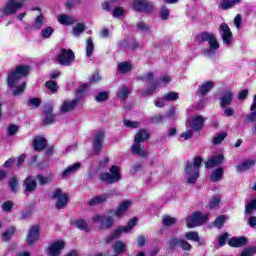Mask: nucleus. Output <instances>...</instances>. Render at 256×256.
<instances>
[{"label": "nucleus", "instance_id": "1", "mask_svg": "<svg viewBox=\"0 0 256 256\" xmlns=\"http://www.w3.org/2000/svg\"><path fill=\"white\" fill-rule=\"evenodd\" d=\"M203 165V158L195 157L192 161H187L184 169V179L188 185H195L199 179V173Z\"/></svg>", "mask_w": 256, "mask_h": 256}, {"label": "nucleus", "instance_id": "2", "mask_svg": "<svg viewBox=\"0 0 256 256\" xmlns=\"http://www.w3.org/2000/svg\"><path fill=\"white\" fill-rule=\"evenodd\" d=\"M196 41L198 43H208L209 48L203 50L204 57H215L216 51L219 49V41L217 36L211 32H201L196 35Z\"/></svg>", "mask_w": 256, "mask_h": 256}, {"label": "nucleus", "instance_id": "3", "mask_svg": "<svg viewBox=\"0 0 256 256\" xmlns=\"http://www.w3.org/2000/svg\"><path fill=\"white\" fill-rule=\"evenodd\" d=\"M147 139H149L147 130H140L136 133L132 145V153L134 155H138V157H147V155H149L147 150H145V145H143V142L147 141Z\"/></svg>", "mask_w": 256, "mask_h": 256}, {"label": "nucleus", "instance_id": "4", "mask_svg": "<svg viewBox=\"0 0 256 256\" xmlns=\"http://www.w3.org/2000/svg\"><path fill=\"white\" fill-rule=\"evenodd\" d=\"M26 0H8L7 3L0 9V19L15 15L19 9H23Z\"/></svg>", "mask_w": 256, "mask_h": 256}, {"label": "nucleus", "instance_id": "5", "mask_svg": "<svg viewBox=\"0 0 256 256\" xmlns=\"http://www.w3.org/2000/svg\"><path fill=\"white\" fill-rule=\"evenodd\" d=\"M92 223L98 225V229L105 231L113 227L115 219L111 214H96L92 216Z\"/></svg>", "mask_w": 256, "mask_h": 256}, {"label": "nucleus", "instance_id": "6", "mask_svg": "<svg viewBox=\"0 0 256 256\" xmlns=\"http://www.w3.org/2000/svg\"><path fill=\"white\" fill-rule=\"evenodd\" d=\"M29 75V66H18L16 67L14 72H11L8 75L7 81L9 87H16L17 83H19V79L21 77H27Z\"/></svg>", "mask_w": 256, "mask_h": 256}, {"label": "nucleus", "instance_id": "7", "mask_svg": "<svg viewBox=\"0 0 256 256\" xmlns=\"http://www.w3.org/2000/svg\"><path fill=\"white\" fill-rule=\"evenodd\" d=\"M137 218H132L126 226L118 227L114 233L106 238V243L109 244L111 241H115V239H119L123 233H129L135 225H137Z\"/></svg>", "mask_w": 256, "mask_h": 256}, {"label": "nucleus", "instance_id": "8", "mask_svg": "<svg viewBox=\"0 0 256 256\" xmlns=\"http://www.w3.org/2000/svg\"><path fill=\"white\" fill-rule=\"evenodd\" d=\"M100 181H103L104 183H118V181H121V172L119 171V167L112 166L110 168V173L105 172L99 175Z\"/></svg>", "mask_w": 256, "mask_h": 256}, {"label": "nucleus", "instance_id": "9", "mask_svg": "<svg viewBox=\"0 0 256 256\" xmlns=\"http://www.w3.org/2000/svg\"><path fill=\"white\" fill-rule=\"evenodd\" d=\"M209 219V215H203L201 212H194L186 219L188 229H193L203 225Z\"/></svg>", "mask_w": 256, "mask_h": 256}, {"label": "nucleus", "instance_id": "10", "mask_svg": "<svg viewBox=\"0 0 256 256\" xmlns=\"http://www.w3.org/2000/svg\"><path fill=\"white\" fill-rule=\"evenodd\" d=\"M57 61L64 67H69L75 62V53L71 49H62L57 56Z\"/></svg>", "mask_w": 256, "mask_h": 256}, {"label": "nucleus", "instance_id": "11", "mask_svg": "<svg viewBox=\"0 0 256 256\" xmlns=\"http://www.w3.org/2000/svg\"><path fill=\"white\" fill-rule=\"evenodd\" d=\"M52 199L56 201V209H65L67 203H69V197L61 189L53 191Z\"/></svg>", "mask_w": 256, "mask_h": 256}, {"label": "nucleus", "instance_id": "12", "mask_svg": "<svg viewBox=\"0 0 256 256\" xmlns=\"http://www.w3.org/2000/svg\"><path fill=\"white\" fill-rule=\"evenodd\" d=\"M65 249V241L57 240L52 242L46 249V253L49 256H59L61 251Z\"/></svg>", "mask_w": 256, "mask_h": 256}, {"label": "nucleus", "instance_id": "13", "mask_svg": "<svg viewBox=\"0 0 256 256\" xmlns=\"http://www.w3.org/2000/svg\"><path fill=\"white\" fill-rule=\"evenodd\" d=\"M80 101L81 96H79V94L74 100H64L63 104L60 107L61 113H70V111H75Z\"/></svg>", "mask_w": 256, "mask_h": 256}, {"label": "nucleus", "instance_id": "14", "mask_svg": "<svg viewBox=\"0 0 256 256\" xmlns=\"http://www.w3.org/2000/svg\"><path fill=\"white\" fill-rule=\"evenodd\" d=\"M133 5L135 11L140 13H150V11H153V4L147 0H134Z\"/></svg>", "mask_w": 256, "mask_h": 256}, {"label": "nucleus", "instance_id": "15", "mask_svg": "<svg viewBox=\"0 0 256 256\" xmlns=\"http://www.w3.org/2000/svg\"><path fill=\"white\" fill-rule=\"evenodd\" d=\"M219 35L222 37L224 45H229L231 40L233 39V33L231 32V28L226 23H223L219 27Z\"/></svg>", "mask_w": 256, "mask_h": 256}, {"label": "nucleus", "instance_id": "16", "mask_svg": "<svg viewBox=\"0 0 256 256\" xmlns=\"http://www.w3.org/2000/svg\"><path fill=\"white\" fill-rule=\"evenodd\" d=\"M105 139V132L99 131L94 136V153H101V149H103V140Z\"/></svg>", "mask_w": 256, "mask_h": 256}, {"label": "nucleus", "instance_id": "17", "mask_svg": "<svg viewBox=\"0 0 256 256\" xmlns=\"http://www.w3.org/2000/svg\"><path fill=\"white\" fill-rule=\"evenodd\" d=\"M23 187L25 195H29V193H33L37 189V181L32 176H28L24 180Z\"/></svg>", "mask_w": 256, "mask_h": 256}, {"label": "nucleus", "instance_id": "18", "mask_svg": "<svg viewBox=\"0 0 256 256\" xmlns=\"http://www.w3.org/2000/svg\"><path fill=\"white\" fill-rule=\"evenodd\" d=\"M224 159H225V156H223V154L214 155L207 162H205V167L207 169H210L213 167H219V165L223 163Z\"/></svg>", "mask_w": 256, "mask_h": 256}, {"label": "nucleus", "instance_id": "19", "mask_svg": "<svg viewBox=\"0 0 256 256\" xmlns=\"http://www.w3.org/2000/svg\"><path fill=\"white\" fill-rule=\"evenodd\" d=\"M39 241V226H32L27 235V243L28 245H33V243H37Z\"/></svg>", "mask_w": 256, "mask_h": 256}, {"label": "nucleus", "instance_id": "20", "mask_svg": "<svg viewBox=\"0 0 256 256\" xmlns=\"http://www.w3.org/2000/svg\"><path fill=\"white\" fill-rule=\"evenodd\" d=\"M219 103H220L221 109H225V107H229V105L233 103V92L229 90L224 92L219 99Z\"/></svg>", "mask_w": 256, "mask_h": 256}, {"label": "nucleus", "instance_id": "21", "mask_svg": "<svg viewBox=\"0 0 256 256\" xmlns=\"http://www.w3.org/2000/svg\"><path fill=\"white\" fill-rule=\"evenodd\" d=\"M214 87L215 83L213 81L204 82L198 87L197 95H202L205 97V95H207V93H209V91H211V89Z\"/></svg>", "mask_w": 256, "mask_h": 256}, {"label": "nucleus", "instance_id": "22", "mask_svg": "<svg viewBox=\"0 0 256 256\" xmlns=\"http://www.w3.org/2000/svg\"><path fill=\"white\" fill-rule=\"evenodd\" d=\"M132 202L131 200H126L124 202H122L118 208L115 210V216L120 218L123 217V215H125V213H127V211H129V207H131Z\"/></svg>", "mask_w": 256, "mask_h": 256}, {"label": "nucleus", "instance_id": "23", "mask_svg": "<svg viewBox=\"0 0 256 256\" xmlns=\"http://www.w3.org/2000/svg\"><path fill=\"white\" fill-rule=\"evenodd\" d=\"M112 249L115 255H123V253H127V243L118 240L113 244Z\"/></svg>", "mask_w": 256, "mask_h": 256}, {"label": "nucleus", "instance_id": "24", "mask_svg": "<svg viewBox=\"0 0 256 256\" xmlns=\"http://www.w3.org/2000/svg\"><path fill=\"white\" fill-rule=\"evenodd\" d=\"M47 147V140L41 136L34 139L33 148L35 151H43Z\"/></svg>", "mask_w": 256, "mask_h": 256}, {"label": "nucleus", "instance_id": "25", "mask_svg": "<svg viewBox=\"0 0 256 256\" xmlns=\"http://www.w3.org/2000/svg\"><path fill=\"white\" fill-rule=\"evenodd\" d=\"M149 84L150 85L147 87V89L140 93V95L142 97H149V96L153 95L155 93V91L157 90V87H159V81H157V80L155 82H151Z\"/></svg>", "mask_w": 256, "mask_h": 256}, {"label": "nucleus", "instance_id": "26", "mask_svg": "<svg viewBox=\"0 0 256 256\" xmlns=\"http://www.w3.org/2000/svg\"><path fill=\"white\" fill-rule=\"evenodd\" d=\"M79 169H81V163L77 162L75 164H73L72 166H69L66 170H64L61 174V177H63V179L69 177V175H73V173L79 171Z\"/></svg>", "mask_w": 256, "mask_h": 256}, {"label": "nucleus", "instance_id": "27", "mask_svg": "<svg viewBox=\"0 0 256 256\" xmlns=\"http://www.w3.org/2000/svg\"><path fill=\"white\" fill-rule=\"evenodd\" d=\"M255 166V161L253 160H246L244 162H242L241 164H239L236 169L238 173H244V171H249V169H251V167Z\"/></svg>", "mask_w": 256, "mask_h": 256}, {"label": "nucleus", "instance_id": "28", "mask_svg": "<svg viewBox=\"0 0 256 256\" xmlns=\"http://www.w3.org/2000/svg\"><path fill=\"white\" fill-rule=\"evenodd\" d=\"M228 245L230 247H243V245H247V238H245V237L231 238L228 241Z\"/></svg>", "mask_w": 256, "mask_h": 256}, {"label": "nucleus", "instance_id": "29", "mask_svg": "<svg viewBox=\"0 0 256 256\" xmlns=\"http://www.w3.org/2000/svg\"><path fill=\"white\" fill-rule=\"evenodd\" d=\"M203 123H205L203 116H196L192 120L191 127L194 131H200V129H203Z\"/></svg>", "mask_w": 256, "mask_h": 256}, {"label": "nucleus", "instance_id": "30", "mask_svg": "<svg viewBox=\"0 0 256 256\" xmlns=\"http://www.w3.org/2000/svg\"><path fill=\"white\" fill-rule=\"evenodd\" d=\"M241 3V0H223L220 9H223V11H227V9H231L235 7V5H239Z\"/></svg>", "mask_w": 256, "mask_h": 256}, {"label": "nucleus", "instance_id": "31", "mask_svg": "<svg viewBox=\"0 0 256 256\" xmlns=\"http://www.w3.org/2000/svg\"><path fill=\"white\" fill-rule=\"evenodd\" d=\"M57 19L61 25H73V23H75V19L66 14L59 15Z\"/></svg>", "mask_w": 256, "mask_h": 256}, {"label": "nucleus", "instance_id": "32", "mask_svg": "<svg viewBox=\"0 0 256 256\" xmlns=\"http://www.w3.org/2000/svg\"><path fill=\"white\" fill-rule=\"evenodd\" d=\"M185 239L188 241H194V243H201V238L199 237V233L195 231L186 232L184 235Z\"/></svg>", "mask_w": 256, "mask_h": 256}, {"label": "nucleus", "instance_id": "33", "mask_svg": "<svg viewBox=\"0 0 256 256\" xmlns=\"http://www.w3.org/2000/svg\"><path fill=\"white\" fill-rule=\"evenodd\" d=\"M43 25H45V17H43V14H40L35 19V22H34V24L32 26V29L34 31H39V29H41L43 27Z\"/></svg>", "mask_w": 256, "mask_h": 256}, {"label": "nucleus", "instance_id": "34", "mask_svg": "<svg viewBox=\"0 0 256 256\" xmlns=\"http://www.w3.org/2000/svg\"><path fill=\"white\" fill-rule=\"evenodd\" d=\"M107 201V195L95 196L88 201V205H100V203H105Z\"/></svg>", "mask_w": 256, "mask_h": 256}, {"label": "nucleus", "instance_id": "35", "mask_svg": "<svg viewBox=\"0 0 256 256\" xmlns=\"http://www.w3.org/2000/svg\"><path fill=\"white\" fill-rule=\"evenodd\" d=\"M131 69H133V65L131 64V62H120L118 64V71H120V73H129Z\"/></svg>", "mask_w": 256, "mask_h": 256}, {"label": "nucleus", "instance_id": "36", "mask_svg": "<svg viewBox=\"0 0 256 256\" xmlns=\"http://www.w3.org/2000/svg\"><path fill=\"white\" fill-rule=\"evenodd\" d=\"M223 173L224 170L222 167L217 168L210 176L211 181H213V183H216V181H220V179H222L223 177Z\"/></svg>", "mask_w": 256, "mask_h": 256}, {"label": "nucleus", "instance_id": "37", "mask_svg": "<svg viewBox=\"0 0 256 256\" xmlns=\"http://www.w3.org/2000/svg\"><path fill=\"white\" fill-rule=\"evenodd\" d=\"M8 186L11 189L12 193H17V191H19V179H17L16 176H13L8 181Z\"/></svg>", "mask_w": 256, "mask_h": 256}, {"label": "nucleus", "instance_id": "38", "mask_svg": "<svg viewBox=\"0 0 256 256\" xmlns=\"http://www.w3.org/2000/svg\"><path fill=\"white\" fill-rule=\"evenodd\" d=\"M36 179L39 185H48V183H51V181H53V174H48L47 176L38 175Z\"/></svg>", "mask_w": 256, "mask_h": 256}, {"label": "nucleus", "instance_id": "39", "mask_svg": "<svg viewBox=\"0 0 256 256\" xmlns=\"http://www.w3.org/2000/svg\"><path fill=\"white\" fill-rule=\"evenodd\" d=\"M93 51H95V44L93 43V38H88L86 40V55H87V57H92Z\"/></svg>", "mask_w": 256, "mask_h": 256}, {"label": "nucleus", "instance_id": "40", "mask_svg": "<svg viewBox=\"0 0 256 256\" xmlns=\"http://www.w3.org/2000/svg\"><path fill=\"white\" fill-rule=\"evenodd\" d=\"M129 93H130L129 88H127V86H122L117 92V97L118 99L125 101V99L129 97Z\"/></svg>", "mask_w": 256, "mask_h": 256}, {"label": "nucleus", "instance_id": "41", "mask_svg": "<svg viewBox=\"0 0 256 256\" xmlns=\"http://www.w3.org/2000/svg\"><path fill=\"white\" fill-rule=\"evenodd\" d=\"M227 221V216L225 215H220L218 216L214 222L213 225L214 227H216L217 229H222L223 225H225V222Z\"/></svg>", "mask_w": 256, "mask_h": 256}, {"label": "nucleus", "instance_id": "42", "mask_svg": "<svg viewBox=\"0 0 256 256\" xmlns=\"http://www.w3.org/2000/svg\"><path fill=\"white\" fill-rule=\"evenodd\" d=\"M75 226L77 227V229H80V231H85L86 233H89V231H91L89 225L87 224V221L85 220H77L75 222Z\"/></svg>", "mask_w": 256, "mask_h": 256}, {"label": "nucleus", "instance_id": "43", "mask_svg": "<svg viewBox=\"0 0 256 256\" xmlns=\"http://www.w3.org/2000/svg\"><path fill=\"white\" fill-rule=\"evenodd\" d=\"M15 226H11L10 228H8L3 234H2V239L3 241H9V239H11L13 237V235H15Z\"/></svg>", "mask_w": 256, "mask_h": 256}, {"label": "nucleus", "instance_id": "44", "mask_svg": "<svg viewBox=\"0 0 256 256\" xmlns=\"http://www.w3.org/2000/svg\"><path fill=\"white\" fill-rule=\"evenodd\" d=\"M253 211H256V198L252 199L246 206H245V213L247 215H252Z\"/></svg>", "mask_w": 256, "mask_h": 256}, {"label": "nucleus", "instance_id": "45", "mask_svg": "<svg viewBox=\"0 0 256 256\" xmlns=\"http://www.w3.org/2000/svg\"><path fill=\"white\" fill-rule=\"evenodd\" d=\"M85 31V24L78 23L76 26L73 27V35L74 37H80L81 33Z\"/></svg>", "mask_w": 256, "mask_h": 256}, {"label": "nucleus", "instance_id": "46", "mask_svg": "<svg viewBox=\"0 0 256 256\" xmlns=\"http://www.w3.org/2000/svg\"><path fill=\"white\" fill-rule=\"evenodd\" d=\"M225 137H227V133H226V132H222V133H220V134H217V135L212 139L213 145H221V143H223V141H225Z\"/></svg>", "mask_w": 256, "mask_h": 256}, {"label": "nucleus", "instance_id": "47", "mask_svg": "<svg viewBox=\"0 0 256 256\" xmlns=\"http://www.w3.org/2000/svg\"><path fill=\"white\" fill-rule=\"evenodd\" d=\"M138 79L140 81H144L145 83H153V79H155V76L153 75V72H148L144 75L138 76Z\"/></svg>", "mask_w": 256, "mask_h": 256}, {"label": "nucleus", "instance_id": "48", "mask_svg": "<svg viewBox=\"0 0 256 256\" xmlns=\"http://www.w3.org/2000/svg\"><path fill=\"white\" fill-rule=\"evenodd\" d=\"M177 99H179V94H177V92H169L162 97L163 101H177Z\"/></svg>", "mask_w": 256, "mask_h": 256}, {"label": "nucleus", "instance_id": "49", "mask_svg": "<svg viewBox=\"0 0 256 256\" xmlns=\"http://www.w3.org/2000/svg\"><path fill=\"white\" fill-rule=\"evenodd\" d=\"M54 31H55V29H53V27L47 26L46 28L42 29L41 36L44 39H49V37H51V35H53Z\"/></svg>", "mask_w": 256, "mask_h": 256}, {"label": "nucleus", "instance_id": "50", "mask_svg": "<svg viewBox=\"0 0 256 256\" xmlns=\"http://www.w3.org/2000/svg\"><path fill=\"white\" fill-rule=\"evenodd\" d=\"M164 121H165V117L161 114L150 117V123H153L154 125H159Z\"/></svg>", "mask_w": 256, "mask_h": 256}, {"label": "nucleus", "instance_id": "51", "mask_svg": "<svg viewBox=\"0 0 256 256\" xmlns=\"http://www.w3.org/2000/svg\"><path fill=\"white\" fill-rule=\"evenodd\" d=\"M107 99H109V93L107 92H99L95 97V101H97V103H103L107 101Z\"/></svg>", "mask_w": 256, "mask_h": 256}, {"label": "nucleus", "instance_id": "52", "mask_svg": "<svg viewBox=\"0 0 256 256\" xmlns=\"http://www.w3.org/2000/svg\"><path fill=\"white\" fill-rule=\"evenodd\" d=\"M181 244V238L171 237L168 241V245L170 249H175V247H179Z\"/></svg>", "mask_w": 256, "mask_h": 256}, {"label": "nucleus", "instance_id": "53", "mask_svg": "<svg viewBox=\"0 0 256 256\" xmlns=\"http://www.w3.org/2000/svg\"><path fill=\"white\" fill-rule=\"evenodd\" d=\"M219 203H221V197L213 196L209 203V207L211 209H217V207H219Z\"/></svg>", "mask_w": 256, "mask_h": 256}, {"label": "nucleus", "instance_id": "54", "mask_svg": "<svg viewBox=\"0 0 256 256\" xmlns=\"http://www.w3.org/2000/svg\"><path fill=\"white\" fill-rule=\"evenodd\" d=\"M137 30L138 31H142V33H149V31H151V28L149 27V25L140 22L136 24Z\"/></svg>", "mask_w": 256, "mask_h": 256}, {"label": "nucleus", "instance_id": "55", "mask_svg": "<svg viewBox=\"0 0 256 256\" xmlns=\"http://www.w3.org/2000/svg\"><path fill=\"white\" fill-rule=\"evenodd\" d=\"M176 221L177 220L174 217H171V216H164L163 219H162L163 225H166V226L175 225Z\"/></svg>", "mask_w": 256, "mask_h": 256}, {"label": "nucleus", "instance_id": "56", "mask_svg": "<svg viewBox=\"0 0 256 256\" xmlns=\"http://www.w3.org/2000/svg\"><path fill=\"white\" fill-rule=\"evenodd\" d=\"M45 87H47L49 91H52V93H57V89H59V86H57V82L53 81L46 82Z\"/></svg>", "mask_w": 256, "mask_h": 256}, {"label": "nucleus", "instance_id": "57", "mask_svg": "<svg viewBox=\"0 0 256 256\" xmlns=\"http://www.w3.org/2000/svg\"><path fill=\"white\" fill-rule=\"evenodd\" d=\"M41 105V100L39 98H30L28 100V107H34V109H38Z\"/></svg>", "mask_w": 256, "mask_h": 256}, {"label": "nucleus", "instance_id": "58", "mask_svg": "<svg viewBox=\"0 0 256 256\" xmlns=\"http://www.w3.org/2000/svg\"><path fill=\"white\" fill-rule=\"evenodd\" d=\"M181 249H183V251H191V249H193V246L187 242V240L181 239L180 240V246Z\"/></svg>", "mask_w": 256, "mask_h": 256}, {"label": "nucleus", "instance_id": "59", "mask_svg": "<svg viewBox=\"0 0 256 256\" xmlns=\"http://www.w3.org/2000/svg\"><path fill=\"white\" fill-rule=\"evenodd\" d=\"M169 9L167 8V6H163L160 10V17L161 19H163L164 21H167V19H169Z\"/></svg>", "mask_w": 256, "mask_h": 256}, {"label": "nucleus", "instance_id": "60", "mask_svg": "<svg viewBox=\"0 0 256 256\" xmlns=\"http://www.w3.org/2000/svg\"><path fill=\"white\" fill-rule=\"evenodd\" d=\"M223 109V116L224 117H233V115H235V109H233L232 107H225L222 108Z\"/></svg>", "mask_w": 256, "mask_h": 256}, {"label": "nucleus", "instance_id": "61", "mask_svg": "<svg viewBox=\"0 0 256 256\" xmlns=\"http://www.w3.org/2000/svg\"><path fill=\"white\" fill-rule=\"evenodd\" d=\"M52 123H55V115H53L52 113L45 114L44 124L51 125Z\"/></svg>", "mask_w": 256, "mask_h": 256}, {"label": "nucleus", "instance_id": "62", "mask_svg": "<svg viewBox=\"0 0 256 256\" xmlns=\"http://www.w3.org/2000/svg\"><path fill=\"white\" fill-rule=\"evenodd\" d=\"M2 209L6 213H10L11 209H13V202L11 201H6L2 204Z\"/></svg>", "mask_w": 256, "mask_h": 256}, {"label": "nucleus", "instance_id": "63", "mask_svg": "<svg viewBox=\"0 0 256 256\" xmlns=\"http://www.w3.org/2000/svg\"><path fill=\"white\" fill-rule=\"evenodd\" d=\"M124 125L126 127L132 128V129H137V127H139L140 123L139 122H135V121H131V120H125L124 121Z\"/></svg>", "mask_w": 256, "mask_h": 256}, {"label": "nucleus", "instance_id": "64", "mask_svg": "<svg viewBox=\"0 0 256 256\" xmlns=\"http://www.w3.org/2000/svg\"><path fill=\"white\" fill-rule=\"evenodd\" d=\"M123 13H125V11L121 8V7H116L113 11H112V15L113 17H115L116 19L121 17L123 15Z\"/></svg>", "mask_w": 256, "mask_h": 256}]
</instances>
